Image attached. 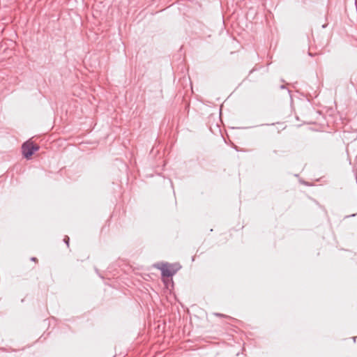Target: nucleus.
<instances>
[{
	"label": "nucleus",
	"instance_id": "2",
	"mask_svg": "<svg viewBox=\"0 0 357 357\" xmlns=\"http://www.w3.org/2000/svg\"><path fill=\"white\" fill-rule=\"evenodd\" d=\"M22 153L26 158L31 157L33 153L39 149L38 145H34L33 143L25 142L22 146Z\"/></svg>",
	"mask_w": 357,
	"mask_h": 357
},
{
	"label": "nucleus",
	"instance_id": "4",
	"mask_svg": "<svg viewBox=\"0 0 357 357\" xmlns=\"http://www.w3.org/2000/svg\"><path fill=\"white\" fill-rule=\"evenodd\" d=\"M36 260H37V259L36 257H32L31 258V261H36Z\"/></svg>",
	"mask_w": 357,
	"mask_h": 357
},
{
	"label": "nucleus",
	"instance_id": "3",
	"mask_svg": "<svg viewBox=\"0 0 357 357\" xmlns=\"http://www.w3.org/2000/svg\"><path fill=\"white\" fill-rule=\"evenodd\" d=\"M63 241L66 243V245L68 246L69 245V237L66 236Z\"/></svg>",
	"mask_w": 357,
	"mask_h": 357
},
{
	"label": "nucleus",
	"instance_id": "1",
	"mask_svg": "<svg viewBox=\"0 0 357 357\" xmlns=\"http://www.w3.org/2000/svg\"><path fill=\"white\" fill-rule=\"evenodd\" d=\"M161 271L162 277L173 276L181 268L178 264H160L155 266Z\"/></svg>",
	"mask_w": 357,
	"mask_h": 357
},
{
	"label": "nucleus",
	"instance_id": "5",
	"mask_svg": "<svg viewBox=\"0 0 357 357\" xmlns=\"http://www.w3.org/2000/svg\"><path fill=\"white\" fill-rule=\"evenodd\" d=\"M217 316H222V314H216Z\"/></svg>",
	"mask_w": 357,
	"mask_h": 357
}]
</instances>
